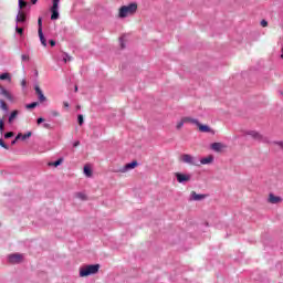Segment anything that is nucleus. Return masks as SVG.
Instances as JSON below:
<instances>
[{
    "label": "nucleus",
    "mask_w": 283,
    "mask_h": 283,
    "mask_svg": "<svg viewBox=\"0 0 283 283\" xmlns=\"http://www.w3.org/2000/svg\"><path fill=\"white\" fill-rule=\"evenodd\" d=\"M28 7V2L24 0H18V14L15 17L17 25H25L28 15L23 12V8Z\"/></svg>",
    "instance_id": "1"
},
{
    "label": "nucleus",
    "mask_w": 283,
    "mask_h": 283,
    "mask_svg": "<svg viewBox=\"0 0 283 283\" xmlns=\"http://www.w3.org/2000/svg\"><path fill=\"white\" fill-rule=\"evenodd\" d=\"M101 271V264H88L80 268V277H90V275H96Z\"/></svg>",
    "instance_id": "2"
},
{
    "label": "nucleus",
    "mask_w": 283,
    "mask_h": 283,
    "mask_svg": "<svg viewBox=\"0 0 283 283\" xmlns=\"http://www.w3.org/2000/svg\"><path fill=\"white\" fill-rule=\"evenodd\" d=\"M136 10H138V4L136 2H132L128 6L119 8L118 17L119 19H126L129 14H136Z\"/></svg>",
    "instance_id": "3"
},
{
    "label": "nucleus",
    "mask_w": 283,
    "mask_h": 283,
    "mask_svg": "<svg viewBox=\"0 0 283 283\" xmlns=\"http://www.w3.org/2000/svg\"><path fill=\"white\" fill-rule=\"evenodd\" d=\"M180 160L186 165H191L192 167H200V160L189 154L181 155Z\"/></svg>",
    "instance_id": "4"
},
{
    "label": "nucleus",
    "mask_w": 283,
    "mask_h": 283,
    "mask_svg": "<svg viewBox=\"0 0 283 283\" xmlns=\"http://www.w3.org/2000/svg\"><path fill=\"white\" fill-rule=\"evenodd\" d=\"M38 34L41 41V44L44 48H48V40H45V35L43 34V18L38 19Z\"/></svg>",
    "instance_id": "5"
},
{
    "label": "nucleus",
    "mask_w": 283,
    "mask_h": 283,
    "mask_svg": "<svg viewBox=\"0 0 283 283\" xmlns=\"http://www.w3.org/2000/svg\"><path fill=\"white\" fill-rule=\"evenodd\" d=\"M244 134L245 136H251L253 140H258L259 143H269V139L262 136V134L258 133V130H247Z\"/></svg>",
    "instance_id": "6"
},
{
    "label": "nucleus",
    "mask_w": 283,
    "mask_h": 283,
    "mask_svg": "<svg viewBox=\"0 0 283 283\" xmlns=\"http://www.w3.org/2000/svg\"><path fill=\"white\" fill-rule=\"evenodd\" d=\"M175 177L177 179V182H179V185H187V182L191 180L190 174L175 172Z\"/></svg>",
    "instance_id": "7"
},
{
    "label": "nucleus",
    "mask_w": 283,
    "mask_h": 283,
    "mask_svg": "<svg viewBox=\"0 0 283 283\" xmlns=\"http://www.w3.org/2000/svg\"><path fill=\"white\" fill-rule=\"evenodd\" d=\"M197 127H199V132L202 134H212L216 135V130H213L209 125L201 124L200 122L197 124Z\"/></svg>",
    "instance_id": "8"
},
{
    "label": "nucleus",
    "mask_w": 283,
    "mask_h": 283,
    "mask_svg": "<svg viewBox=\"0 0 283 283\" xmlns=\"http://www.w3.org/2000/svg\"><path fill=\"white\" fill-rule=\"evenodd\" d=\"M136 167H138V161L133 160V161L126 164L124 167H122L118 171L120 174H126V171H129L130 169H136Z\"/></svg>",
    "instance_id": "9"
},
{
    "label": "nucleus",
    "mask_w": 283,
    "mask_h": 283,
    "mask_svg": "<svg viewBox=\"0 0 283 283\" xmlns=\"http://www.w3.org/2000/svg\"><path fill=\"white\" fill-rule=\"evenodd\" d=\"M21 260H23V255L19 253L10 254L8 258V261L10 262V264H19Z\"/></svg>",
    "instance_id": "10"
},
{
    "label": "nucleus",
    "mask_w": 283,
    "mask_h": 283,
    "mask_svg": "<svg viewBox=\"0 0 283 283\" xmlns=\"http://www.w3.org/2000/svg\"><path fill=\"white\" fill-rule=\"evenodd\" d=\"M34 91H35V94L38 95V101H40V103H45V101H48V97H45V95L43 94V91L39 85L34 86Z\"/></svg>",
    "instance_id": "11"
},
{
    "label": "nucleus",
    "mask_w": 283,
    "mask_h": 283,
    "mask_svg": "<svg viewBox=\"0 0 283 283\" xmlns=\"http://www.w3.org/2000/svg\"><path fill=\"white\" fill-rule=\"evenodd\" d=\"M0 96H3V98L9 101L10 103H14V97L8 92V90H6V87L1 88Z\"/></svg>",
    "instance_id": "12"
},
{
    "label": "nucleus",
    "mask_w": 283,
    "mask_h": 283,
    "mask_svg": "<svg viewBox=\"0 0 283 283\" xmlns=\"http://www.w3.org/2000/svg\"><path fill=\"white\" fill-rule=\"evenodd\" d=\"M210 148L212 149V151H217V154H220V151H222V149H224V146L222 143H212L210 145Z\"/></svg>",
    "instance_id": "13"
},
{
    "label": "nucleus",
    "mask_w": 283,
    "mask_h": 283,
    "mask_svg": "<svg viewBox=\"0 0 283 283\" xmlns=\"http://www.w3.org/2000/svg\"><path fill=\"white\" fill-rule=\"evenodd\" d=\"M269 202L271 205H280V202H282V197H277V196H275L273 193H270Z\"/></svg>",
    "instance_id": "14"
},
{
    "label": "nucleus",
    "mask_w": 283,
    "mask_h": 283,
    "mask_svg": "<svg viewBox=\"0 0 283 283\" xmlns=\"http://www.w3.org/2000/svg\"><path fill=\"white\" fill-rule=\"evenodd\" d=\"M205 198H207L206 195H198L196 193V191H192L190 195V200H195L197 202H199L200 200H205Z\"/></svg>",
    "instance_id": "15"
},
{
    "label": "nucleus",
    "mask_w": 283,
    "mask_h": 283,
    "mask_svg": "<svg viewBox=\"0 0 283 283\" xmlns=\"http://www.w3.org/2000/svg\"><path fill=\"white\" fill-rule=\"evenodd\" d=\"M211 163H213V155H209L199 160V165H211Z\"/></svg>",
    "instance_id": "16"
},
{
    "label": "nucleus",
    "mask_w": 283,
    "mask_h": 283,
    "mask_svg": "<svg viewBox=\"0 0 283 283\" xmlns=\"http://www.w3.org/2000/svg\"><path fill=\"white\" fill-rule=\"evenodd\" d=\"M32 136V132H28L27 134H21L19 133L17 136H15V140H28V138H30Z\"/></svg>",
    "instance_id": "17"
},
{
    "label": "nucleus",
    "mask_w": 283,
    "mask_h": 283,
    "mask_svg": "<svg viewBox=\"0 0 283 283\" xmlns=\"http://www.w3.org/2000/svg\"><path fill=\"white\" fill-rule=\"evenodd\" d=\"M18 116H19V111L11 112L10 115H9V119H8L9 125H12V123H14V119Z\"/></svg>",
    "instance_id": "18"
},
{
    "label": "nucleus",
    "mask_w": 283,
    "mask_h": 283,
    "mask_svg": "<svg viewBox=\"0 0 283 283\" xmlns=\"http://www.w3.org/2000/svg\"><path fill=\"white\" fill-rule=\"evenodd\" d=\"M59 17H61L60 13H59V10H56V9H51V21H56V20H59Z\"/></svg>",
    "instance_id": "19"
},
{
    "label": "nucleus",
    "mask_w": 283,
    "mask_h": 283,
    "mask_svg": "<svg viewBox=\"0 0 283 283\" xmlns=\"http://www.w3.org/2000/svg\"><path fill=\"white\" fill-rule=\"evenodd\" d=\"M184 123H191L192 125H198L200 123L198 119L192 118V117H184Z\"/></svg>",
    "instance_id": "20"
},
{
    "label": "nucleus",
    "mask_w": 283,
    "mask_h": 283,
    "mask_svg": "<svg viewBox=\"0 0 283 283\" xmlns=\"http://www.w3.org/2000/svg\"><path fill=\"white\" fill-rule=\"evenodd\" d=\"M0 109H2V112H6V113L10 111L4 99H0Z\"/></svg>",
    "instance_id": "21"
},
{
    "label": "nucleus",
    "mask_w": 283,
    "mask_h": 283,
    "mask_svg": "<svg viewBox=\"0 0 283 283\" xmlns=\"http://www.w3.org/2000/svg\"><path fill=\"white\" fill-rule=\"evenodd\" d=\"M0 81H12V77L10 76V73H2L0 74Z\"/></svg>",
    "instance_id": "22"
},
{
    "label": "nucleus",
    "mask_w": 283,
    "mask_h": 283,
    "mask_svg": "<svg viewBox=\"0 0 283 283\" xmlns=\"http://www.w3.org/2000/svg\"><path fill=\"white\" fill-rule=\"evenodd\" d=\"M52 167H60V165H63V158H59L57 160L49 164Z\"/></svg>",
    "instance_id": "23"
},
{
    "label": "nucleus",
    "mask_w": 283,
    "mask_h": 283,
    "mask_svg": "<svg viewBox=\"0 0 283 283\" xmlns=\"http://www.w3.org/2000/svg\"><path fill=\"white\" fill-rule=\"evenodd\" d=\"M3 132H6V122L3 118H0V134L3 136Z\"/></svg>",
    "instance_id": "24"
},
{
    "label": "nucleus",
    "mask_w": 283,
    "mask_h": 283,
    "mask_svg": "<svg viewBox=\"0 0 283 283\" xmlns=\"http://www.w3.org/2000/svg\"><path fill=\"white\" fill-rule=\"evenodd\" d=\"M84 174L87 178L92 177V168L90 166H84Z\"/></svg>",
    "instance_id": "25"
},
{
    "label": "nucleus",
    "mask_w": 283,
    "mask_h": 283,
    "mask_svg": "<svg viewBox=\"0 0 283 283\" xmlns=\"http://www.w3.org/2000/svg\"><path fill=\"white\" fill-rule=\"evenodd\" d=\"M35 107H39V102H33L25 105L27 109H34Z\"/></svg>",
    "instance_id": "26"
},
{
    "label": "nucleus",
    "mask_w": 283,
    "mask_h": 283,
    "mask_svg": "<svg viewBox=\"0 0 283 283\" xmlns=\"http://www.w3.org/2000/svg\"><path fill=\"white\" fill-rule=\"evenodd\" d=\"M75 198H78L80 200H83V201L87 200V196L83 192H76Z\"/></svg>",
    "instance_id": "27"
},
{
    "label": "nucleus",
    "mask_w": 283,
    "mask_h": 283,
    "mask_svg": "<svg viewBox=\"0 0 283 283\" xmlns=\"http://www.w3.org/2000/svg\"><path fill=\"white\" fill-rule=\"evenodd\" d=\"M59 3H61V0H53L51 10H59Z\"/></svg>",
    "instance_id": "28"
},
{
    "label": "nucleus",
    "mask_w": 283,
    "mask_h": 283,
    "mask_svg": "<svg viewBox=\"0 0 283 283\" xmlns=\"http://www.w3.org/2000/svg\"><path fill=\"white\" fill-rule=\"evenodd\" d=\"M15 32L20 36H23V28L19 27V24L15 25Z\"/></svg>",
    "instance_id": "29"
},
{
    "label": "nucleus",
    "mask_w": 283,
    "mask_h": 283,
    "mask_svg": "<svg viewBox=\"0 0 283 283\" xmlns=\"http://www.w3.org/2000/svg\"><path fill=\"white\" fill-rule=\"evenodd\" d=\"M74 57H72L70 54L64 53L63 61L64 63H67V61H73Z\"/></svg>",
    "instance_id": "30"
},
{
    "label": "nucleus",
    "mask_w": 283,
    "mask_h": 283,
    "mask_svg": "<svg viewBox=\"0 0 283 283\" xmlns=\"http://www.w3.org/2000/svg\"><path fill=\"white\" fill-rule=\"evenodd\" d=\"M4 138H6V140H8L10 138H14V133H12V132L4 133Z\"/></svg>",
    "instance_id": "31"
},
{
    "label": "nucleus",
    "mask_w": 283,
    "mask_h": 283,
    "mask_svg": "<svg viewBox=\"0 0 283 283\" xmlns=\"http://www.w3.org/2000/svg\"><path fill=\"white\" fill-rule=\"evenodd\" d=\"M0 147H2V149H10V146L3 142V138H0Z\"/></svg>",
    "instance_id": "32"
},
{
    "label": "nucleus",
    "mask_w": 283,
    "mask_h": 283,
    "mask_svg": "<svg viewBox=\"0 0 283 283\" xmlns=\"http://www.w3.org/2000/svg\"><path fill=\"white\" fill-rule=\"evenodd\" d=\"M185 126V119H181L178 124H177V129H182V127Z\"/></svg>",
    "instance_id": "33"
},
{
    "label": "nucleus",
    "mask_w": 283,
    "mask_h": 283,
    "mask_svg": "<svg viewBox=\"0 0 283 283\" xmlns=\"http://www.w3.org/2000/svg\"><path fill=\"white\" fill-rule=\"evenodd\" d=\"M77 123H78V125H83V123H84V118H83V115H77Z\"/></svg>",
    "instance_id": "34"
},
{
    "label": "nucleus",
    "mask_w": 283,
    "mask_h": 283,
    "mask_svg": "<svg viewBox=\"0 0 283 283\" xmlns=\"http://www.w3.org/2000/svg\"><path fill=\"white\" fill-rule=\"evenodd\" d=\"M119 44H120V49L125 50V41L123 40V38L119 39Z\"/></svg>",
    "instance_id": "35"
},
{
    "label": "nucleus",
    "mask_w": 283,
    "mask_h": 283,
    "mask_svg": "<svg viewBox=\"0 0 283 283\" xmlns=\"http://www.w3.org/2000/svg\"><path fill=\"white\" fill-rule=\"evenodd\" d=\"M21 61H30V56L25 55V54H22L21 55Z\"/></svg>",
    "instance_id": "36"
},
{
    "label": "nucleus",
    "mask_w": 283,
    "mask_h": 283,
    "mask_svg": "<svg viewBox=\"0 0 283 283\" xmlns=\"http://www.w3.org/2000/svg\"><path fill=\"white\" fill-rule=\"evenodd\" d=\"M36 123H38V125H41L42 123H45V118L39 117V118L36 119Z\"/></svg>",
    "instance_id": "37"
},
{
    "label": "nucleus",
    "mask_w": 283,
    "mask_h": 283,
    "mask_svg": "<svg viewBox=\"0 0 283 283\" xmlns=\"http://www.w3.org/2000/svg\"><path fill=\"white\" fill-rule=\"evenodd\" d=\"M43 127L44 129H52V125H50L49 123H44Z\"/></svg>",
    "instance_id": "38"
},
{
    "label": "nucleus",
    "mask_w": 283,
    "mask_h": 283,
    "mask_svg": "<svg viewBox=\"0 0 283 283\" xmlns=\"http://www.w3.org/2000/svg\"><path fill=\"white\" fill-rule=\"evenodd\" d=\"M261 25L262 28H266V25H269V22L266 20H262Z\"/></svg>",
    "instance_id": "39"
},
{
    "label": "nucleus",
    "mask_w": 283,
    "mask_h": 283,
    "mask_svg": "<svg viewBox=\"0 0 283 283\" xmlns=\"http://www.w3.org/2000/svg\"><path fill=\"white\" fill-rule=\"evenodd\" d=\"M49 45H51V48H54V45H56V41H54V40H49Z\"/></svg>",
    "instance_id": "40"
},
{
    "label": "nucleus",
    "mask_w": 283,
    "mask_h": 283,
    "mask_svg": "<svg viewBox=\"0 0 283 283\" xmlns=\"http://www.w3.org/2000/svg\"><path fill=\"white\" fill-rule=\"evenodd\" d=\"M27 85H28V81L22 80V82H21V86H22V87H27Z\"/></svg>",
    "instance_id": "41"
},
{
    "label": "nucleus",
    "mask_w": 283,
    "mask_h": 283,
    "mask_svg": "<svg viewBox=\"0 0 283 283\" xmlns=\"http://www.w3.org/2000/svg\"><path fill=\"white\" fill-rule=\"evenodd\" d=\"M275 145H279V147H281V149H283V142H274Z\"/></svg>",
    "instance_id": "42"
},
{
    "label": "nucleus",
    "mask_w": 283,
    "mask_h": 283,
    "mask_svg": "<svg viewBox=\"0 0 283 283\" xmlns=\"http://www.w3.org/2000/svg\"><path fill=\"white\" fill-rule=\"evenodd\" d=\"M63 107H65L67 109L70 107V103L63 102Z\"/></svg>",
    "instance_id": "43"
},
{
    "label": "nucleus",
    "mask_w": 283,
    "mask_h": 283,
    "mask_svg": "<svg viewBox=\"0 0 283 283\" xmlns=\"http://www.w3.org/2000/svg\"><path fill=\"white\" fill-rule=\"evenodd\" d=\"M52 116L56 117V116H60V114H59V112L53 111V112H52Z\"/></svg>",
    "instance_id": "44"
},
{
    "label": "nucleus",
    "mask_w": 283,
    "mask_h": 283,
    "mask_svg": "<svg viewBox=\"0 0 283 283\" xmlns=\"http://www.w3.org/2000/svg\"><path fill=\"white\" fill-rule=\"evenodd\" d=\"M78 145H81V142H74L73 147H78Z\"/></svg>",
    "instance_id": "45"
},
{
    "label": "nucleus",
    "mask_w": 283,
    "mask_h": 283,
    "mask_svg": "<svg viewBox=\"0 0 283 283\" xmlns=\"http://www.w3.org/2000/svg\"><path fill=\"white\" fill-rule=\"evenodd\" d=\"M19 139L17 137L11 142V145L14 146L15 143H18Z\"/></svg>",
    "instance_id": "46"
},
{
    "label": "nucleus",
    "mask_w": 283,
    "mask_h": 283,
    "mask_svg": "<svg viewBox=\"0 0 283 283\" xmlns=\"http://www.w3.org/2000/svg\"><path fill=\"white\" fill-rule=\"evenodd\" d=\"M34 76H39V71L34 70Z\"/></svg>",
    "instance_id": "47"
},
{
    "label": "nucleus",
    "mask_w": 283,
    "mask_h": 283,
    "mask_svg": "<svg viewBox=\"0 0 283 283\" xmlns=\"http://www.w3.org/2000/svg\"><path fill=\"white\" fill-rule=\"evenodd\" d=\"M36 1H39V0H31V3H32L33 6H35Z\"/></svg>",
    "instance_id": "48"
},
{
    "label": "nucleus",
    "mask_w": 283,
    "mask_h": 283,
    "mask_svg": "<svg viewBox=\"0 0 283 283\" xmlns=\"http://www.w3.org/2000/svg\"><path fill=\"white\" fill-rule=\"evenodd\" d=\"M75 92H78V86H75Z\"/></svg>",
    "instance_id": "49"
},
{
    "label": "nucleus",
    "mask_w": 283,
    "mask_h": 283,
    "mask_svg": "<svg viewBox=\"0 0 283 283\" xmlns=\"http://www.w3.org/2000/svg\"><path fill=\"white\" fill-rule=\"evenodd\" d=\"M4 87L3 86H1V84H0V92H1V90H3Z\"/></svg>",
    "instance_id": "50"
}]
</instances>
